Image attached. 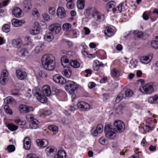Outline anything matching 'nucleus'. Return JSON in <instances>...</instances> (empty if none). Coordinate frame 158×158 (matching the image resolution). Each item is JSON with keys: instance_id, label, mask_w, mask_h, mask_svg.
I'll use <instances>...</instances> for the list:
<instances>
[{"instance_id": "18", "label": "nucleus", "mask_w": 158, "mask_h": 158, "mask_svg": "<svg viewBox=\"0 0 158 158\" xmlns=\"http://www.w3.org/2000/svg\"><path fill=\"white\" fill-rule=\"evenodd\" d=\"M25 23L24 20H19L14 19L12 20V23L13 26L16 27H19L22 26Z\"/></svg>"}, {"instance_id": "8", "label": "nucleus", "mask_w": 158, "mask_h": 158, "mask_svg": "<svg viewBox=\"0 0 158 158\" xmlns=\"http://www.w3.org/2000/svg\"><path fill=\"white\" fill-rule=\"evenodd\" d=\"M92 13L93 17L97 22H100L104 20V15L100 13L96 9H93Z\"/></svg>"}, {"instance_id": "37", "label": "nucleus", "mask_w": 158, "mask_h": 158, "mask_svg": "<svg viewBox=\"0 0 158 158\" xmlns=\"http://www.w3.org/2000/svg\"><path fill=\"white\" fill-rule=\"evenodd\" d=\"M53 91L54 92L55 94L57 95L60 96L61 95L65 94V93L62 90L56 88H54Z\"/></svg>"}, {"instance_id": "36", "label": "nucleus", "mask_w": 158, "mask_h": 158, "mask_svg": "<svg viewBox=\"0 0 158 158\" xmlns=\"http://www.w3.org/2000/svg\"><path fill=\"white\" fill-rule=\"evenodd\" d=\"M44 44L42 43H40L36 47L35 51L37 53H38L42 51Z\"/></svg>"}, {"instance_id": "17", "label": "nucleus", "mask_w": 158, "mask_h": 158, "mask_svg": "<svg viewBox=\"0 0 158 158\" xmlns=\"http://www.w3.org/2000/svg\"><path fill=\"white\" fill-rule=\"evenodd\" d=\"M36 142L38 146L42 147L47 146L48 143V141L46 139H38Z\"/></svg>"}, {"instance_id": "24", "label": "nucleus", "mask_w": 158, "mask_h": 158, "mask_svg": "<svg viewBox=\"0 0 158 158\" xmlns=\"http://www.w3.org/2000/svg\"><path fill=\"white\" fill-rule=\"evenodd\" d=\"M110 75L113 78H117L120 75L119 71L115 68H112L110 70Z\"/></svg>"}, {"instance_id": "62", "label": "nucleus", "mask_w": 158, "mask_h": 158, "mask_svg": "<svg viewBox=\"0 0 158 158\" xmlns=\"http://www.w3.org/2000/svg\"><path fill=\"white\" fill-rule=\"evenodd\" d=\"M99 142L102 145L106 144V141L105 138L104 137H101L99 139Z\"/></svg>"}, {"instance_id": "54", "label": "nucleus", "mask_w": 158, "mask_h": 158, "mask_svg": "<svg viewBox=\"0 0 158 158\" xmlns=\"http://www.w3.org/2000/svg\"><path fill=\"white\" fill-rule=\"evenodd\" d=\"M8 74L7 71L6 69H4L2 72L1 77L7 78Z\"/></svg>"}, {"instance_id": "27", "label": "nucleus", "mask_w": 158, "mask_h": 158, "mask_svg": "<svg viewBox=\"0 0 158 158\" xmlns=\"http://www.w3.org/2000/svg\"><path fill=\"white\" fill-rule=\"evenodd\" d=\"M56 151V149L53 146H49L45 149L46 153L48 156H49L51 153Z\"/></svg>"}, {"instance_id": "28", "label": "nucleus", "mask_w": 158, "mask_h": 158, "mask_svg": "<svg viewBox=\"0 0 158 158\" xmlns=\"http://www.w3.org/2000/svg\"><path fill=\"white\" fill-rule=\"evenodd\" d=\"M22 44V41L21 39H13L12 41V44L14 47H17L20 46Z\"/></svg>"}, {"instance_id": "21", "label": "nucleus", "mask_w": 158, "mask_h": 158, "mask_svg": "<svg viewBox=\"0 0 158 158\" xmlns=\"http://www.w3.org/2000/svg\"><path fill=\"white\" fill-rule=\"evenodd\" d=\"M54 158H66L65 152L63 150H59L54 156Z\"/></svg>"}, {"instance_id": "61", "label": "nucleus", "mask_w": 158, "mask_h": 158, "mask_svg": "<svg viewBox=\"0 0 158 158\" xmlns=\"http://www.w3.org/2000/svg\"><path fill=\"white\" fill-rule=\"evenodd\" d=\"M52 112L50 110H45L42 112L43 114L45 115H49L52 114Z\"/></svg>"}, {"instance_id": "3", "label": "nucleus", "mask_w": 158, "mask_h": 158, "mask_svg": "<svg viewBox=\"0 0 158 158\" xmlns=\"http://www.w3.org/2000/svg\"><path fill=\"white\" fill-rule=\"evenodd\" d=\"M139 90L143 94H148L153 92L154 88L152 84L149 83L145 85L142 84L140 87Z\"/></svg>"}, {"instance_id": "64", "label": "nucleus", "mask_w": 158, "mask_h": 158, "mask_svg": "<svg viewBox=\"0 0 158 158\" xmlns=\"http://www.w3.org/2000/svg\"><path fill=\"white\" fill-rule=\"evenodd\" d=\"M83 29L84 30L85 34V35H89L90 33V31L89 28L86 27H84Z\"/></svg>"}, {"instance_id": "35", "label": "nucleus", "mask_w": 158, "mask_h": 158, "mask_svg": "<svg viewBox=\"0 0 158 158\" xmlns=\"http://www.w3.org/2000/svg\"><path fill=\"white\" fill-rule=\"evenodd\" d=\"M32 14L34 17V19L35 20L37 19L40 16V14L38 10L36 8L33 9Z\"/></svg>"}, {"instance_id": "15", "label": "nucleus", "mask_w": 158, "mask_h": 158, "mask_svg": "<svg viewBox=\"0 0 158 158\" xmlns=\"http://www.w3.org/2000/svg\"><path fill=\"white\" fill-rule=\"evenodd\" d=\"M23 146L26 150H29L31 148V140L28 137H26L23 140Z\"/></svg>"}, {"instance_id": "41", "label": "nucleus", "mask_w": 158, "mask_h": 158, "mask_svg": "<svg viewBox=\"0 0 158 158\" xmlns=\"http://www.w3.org/2000/svg\"><path fill=\"white\" fill-rule=\"evenodd\" d=\"M61 62L63 66H65V65H64L63 63L66 64L69 62V60L68 59L67 56H62L61 57Z\"/></svg>"}, {"instance_id": "13", "label": "nucleus", "mask_w": 158, "mask_h": 158, "mask_svg": "<svg viewBox=\"0 0 158 158\" xmlns=\"http://www.w3.org/2000/svg\"><path fill=\"white\" fill-rule=\"evenodd\" d=\"M56 14L60 18H64L66 15V12L62 6L59 7L58 8Z\"/></svg>"}, {"instance_id": "56", "label": "nucleus", "mask_w": 158, "mask_h": 158, "mask_svg": "<svg viewBox=\"0 0 158 158\" xmlns=\"http://www.w3.org/2000/svg\"><path fill=\"white\" fill-rule=\"evenodd\" d=\"M60 77L61 76L58 74L54 75L53 78L54 81L56 83H58Z\"/></svg>"}, {"instance_id": "30", "label": "nucleus", "mask_w": 158, "mask_h": 158, "mask_svg": "<svg viewBox=\"0 0 158 158\" xmlns=\"http://www.w3.org/2000/svg\"><path fill=\"white\" fill-rule=\"evenodd\" d=\"M4 102L7 104H15L16 102L13 98L8 97L4 99Z\"/></svg>"}, {"instance_id": "60", "label": "nucleus", "mask_w": 158, "mask_h": 158, "mask_svg": "<svg viewBox=\"0 0 158 158\" xmlns=\"http://www.w3.org/2000/svg\"><path fill=\"white\" fill-rule=\"evenodd\" d=\"M61 122L64 125H68L70 123V122L68 118H63L61 119Z\"/></svg>"}, {"instance_id": "19", "label": "nucleus", "mask_w": 158, "mask_h": 158, "mask_svg": "<svg viewBox=\"0 0 158 158\" xmlns=\"http://www.w3.org/2000/svg\"><path fill=\"white\" fill-rule=\"evenodd\" d=\"M104 66L101 62H99L97 60H95L93 64V68L95 71H97L98 70L100 66L103 67Z\"/></svg>"}, {"instance_id": "11", "label": "nucleus", "mask_w": 158, "mask_h": 158, "mask_svg": "<svg viewBox=\"0 0 158 158\" xmlns=\"http://www.w3.org/2000/svg\"><path fill=\"white\" fill-rule=\"evenodd\" d=\"M103 127L101 124L98 125L96 128L93 127L91 130V134L94 136H97L98 134L101 133L103 131Z\"/></svg>"}, {"instance_id": "51", "label": "nucleus", "mask_w": 158, "mask_h": 158, "mask_svg": "<svg viewBox=\"0 0 158 158\" xmlns=\"http://www.w3.org/2000/svg\"><path fill=\"white\" fill-rule=\"evenodd\" d=\"M7 80V78L1 77L0 78V83L2 85H4L6 84Z\"/></svg>"}, {"instance_id": "12", "label": "nucleus", "mask_w": 158, "mask_h": 158, "mask_svg": "<svg viewBox=\"0 0 158 158\" xmlns=\"http://www.w3.org/2000/svg\"><path fill=\"white\" fill-rule=\"evenodd\" d=\"M20 111L24 114L33 111V108L31 106H28L25 105H21L19 107Z\"/></svg>"}, {"instance_id": "48", "label": "nucleus", "mask_w": 158, "mask_h": 158, "mask_svg": "<svg viewBox=\"0 0 158 158\" xmlns=\"http://www.w3.org/2000/svg\"><path fill=\"white\" fill-rule=\"evenodd\" d=\"M62 52L63 54H65V56H67V57H69L73 55V53L70 51H67L65 50H63Z\"/></svg>"}, {"instance_id": "31", "label": "nucleus", "mask_w": 158, "mask_h": 158, "mask_svg": "<svg viewBox=\"0 0 158 158\" xmlns=\"http://www.w3.org/2000/svg\"><path fill=\"white\" fill-rule=\"evenodd\" d=\"M54 37L50 33H48L44 35V40L48 42H50L53 39Z\"/></svg>"}, {"instance_id": "4", "label": "nucleus", "mask_w": 158, "mask_h": 158, "mask_svg": "<svg viewBox=\"0 0 158 158\" xmlns=\"http://www.w3.org/2000/svg\"><path fill=\"white\" fill-rule=\"evenodd\" d=\"M105 132L106 136L108 138H113L116 136L115 130L112 128V126L106 125L105 127Z\"/></svg>"}, {"instance_id": "38", "label": "nucleus", "mask_w": 158, "mask_h": 158, "mask_svg": "<svg viewBox=\"0 0 158 158\" xmlns=\"http://www.w3.org/2000/svg\"><path fill=\"white\" fill-rule=\"evenodd\" d=\"M28 53V52L26 48L22 49L18 52V54L20 56H24Z\"/></svg>"}, {"instance_id": "25", "label": "nucleus", "mask_w": 158, "mask_h": 158, "mask_svg": "<svg viewBox=\"0 0 158 158\" xmlns=\"http://www.w3.org/2000/svg\"><path fill=\"white\" fill-rule=\"evenodd\" d=\"M34 24L36 25V27H34L33 29H32L30 30V33L32 35H36L38 34L40 32L39 28L37 27V25H38V22H35Z\"/></svg>"}, {"instance_id": "14", "label": "nucleus", "mask_w": 158, "mask_h": 158, "mask_svg": "<svg viewBox=\"0 0 158 158\" xmlns=\"http://www.w3.org/2000/svg\"><path fill=\"white\" fill-rule=\"evenodd\" d=\"M64 70L62 71V74L66 77L69 78L71 75L72 72L69 68L66 65L64 66Z\"/></svg>"}, {"instance_id": "1", "label": "nucleus", "mask_w": 158, "mask_h": 158, "mask_svg": "<svg viewBox=\"0 0 158 158\" xmlns=\"http://www.w3.org/2000/svg\"><path fill=\"white\" fill-rule=\"evenodd\" d=\"M32 93L34 96H36L39 101L44 103L46 102V97L50 96L51 93V91L49 86L45 85L42 87L41 90L38 87H35L32 90Z\"/></svg>"}, {"instance_id": "53", "label": "nucleus", "mask_w": 158, "mask_h": 158, "mask_svg": "<svg viewBox=\"0 0 158 158\" xmlns=\"http://www.w3.org/2000/svg\"><path fill=\"white\" fill-rule=\"evenodd\" d=\"M71 25L69 23H66L64 24L62 26V28L63 30H67L71 27Z\"/></svg>"}, {"instance_id": "42", "label": "nucleus", "mask_w": 158, "mask_h": 158, "mask_svg": "<svg viewBox=\"0 0 158 158\" xmlns=\"http://www.w3.org/2000/svg\"><path fill=\"white\" fill-rule=\"evenodd\" d=\"M70 65L75 68H78L80 66L79 63L76 60L71 61L70 62Z\"/></svg>"}, {"instance_id": "10", "label": "nucleus", "mask_w": 158, "mask_h": 158, "mask_svg": "<svg viewBox=\"0 0 158 158\" xmlns=\"http://www.w3.org/2000/svg\"><path fill=\"white\" fill-rule=\"evenodd\" d=\"M77 107L80 108V110L82 111H88L90 109V105L87 103L81 102H78L77 104Z\"/></svg>"}, {"instance_id": "7", "label": "nucleus", "mask_w": 158, "mask_h": 158, "mask_svg": "<svg viewBox=\"0 0 158 158\" xmlns=\"http://www.w3.org/2000/svg\"><path fill=\"white\" fill-rule=\"evenodd\" d=\"M66 87L68 88L69 90V93L70 94L74 93L75 90L78 88V86L75 82L69 80H68L67 81Z\"/></svg>"}, {"instance_id": "5", "label": "nucleus", "mask_w": 158, "mask_h": 158, "mask_svg": "<svg viewBox=\"0 0 158 158\" xmlns=\"http://www.w3.org/2000/svg\"><path fill=\"white\" fill-rule=\"evenodd\" d=\"M49 30L53 34H58L61 29L60 24L58 23H55L52 24L49 27Z\"/></svg>"}, {"instance_id": "22", "label": "nucleus", "mask_w": 158, "mask_h": 158, "mask_svg": "<svg viewBox=\"0 0 158 158\" xmlns=\"http://www.w3.org/2000/svg\"><path fill=\"white\" fill-rule=\"evenodd\" d=\"M30 128L31 129H36L39 127V122L36 119L30 122L29 125Z\"/></svg>"}, {"instance_id": "34", "label": "nucleus", "mask_w": 158, "mask_h": 158, "mask_svg": "<svg viewBox=\"0 0 158 158\" xmlns=\"http://www.w3.org/2000/svg\"><path fill=\"white\" fill-rule=\"evenodd\" d=\"M115 5V3L113 1H110L108 2L106 5V8L107 11H108V9L113 8Z\"/></svg>"}, {"instance_id": "50", "label": "nucleus", "mask_w": 158, "mask_h": 158, "mask_svg": "<svg viewBox=\"0 0 158 158\" xmlns=\"http://www.w3.org/2000/svg\"><path fill=\"white\" fill-rule=\"evenodd\" d=\"M43 17L44 20L47 22H49L50 20L49 16L46 13H44L43 15Z\"/></svg>"}, {"instance_id": "9", "label": "nucleus", "mask_w": 158, "mask_h": 158, "mask_svg": "<svg viewBox=\"0 0 158 158\" xmlns=\"http://www.w3.org/2000/svg\"><path fill=\"white\" fill-rule=\"evenodd\" d=\"M16 74L18 79L20 80H25L27 77L26 72L21 69H17Z\"/></svg>"}, {"instance_id": "44", "label": "nucleus", "mask_w": 158, "mask_h": 158, "mask_svg": "<svg viewBox=\"0 0 158 158\" xmlns=\"http://www.w3.org/2000/svg\"><path fill=\"white\" fill-rule=\"evenodd\" d=\"M3 31L6 33H8L10 30V27L7 24H4L2 28Z\"/></svg>"}, {"instance_id": "20", "label": "nucleus", "mask_w": 158, "mask_h": 158, "mask_svg": "<svg viewBox=\"0 0 158 158\" xmlns=\"http://www.w3.org/2000/svg\"><path fill=\"white\" fill-rule=\"evenodd\" d=\"M152 59L151 56H143L141 57L140 61L143 64H147L150 62Z\"/></svg>"}, {"instance_id": "6", "label": "nucleus", "mask_w": 158, "mask_h": 158, "mask_svg": "<svg viewBox=\"0 0 158 158\" xmlns=\"http://www.w3.org/2000/svg\"><path fill=\"white\" fill-rule=\"evenodd\" d=\"M114 126L117 130L115 131L118 133L122 132L125 129V125L120 120L115 121L114 123Z\"/></svg>"}, {"instance_id": "52", "label": "nucleus", "mask_w": 158, "mask_h": 158, "mask_svg": "<svg viewBox=\"0 0 158 158\" xmlns=\"http://www.w3.org/2000/svg\"><path fill=\"white\" fill-rule=\"evenodd\" d=\"M151 45L154 48H156L158 47V41L154 40L151 42Z\"/></svg>"}, {"instance_id": "43", "label": "nucleus", "mask_w": 158, "mask_h": 158, "mask_svg": "<svg viewBox=\"0 0 158 158\" xmlns=\"http://www.w3.org/2000/svg\"><path fill=\"white\" fill-rule=\"evenodd\" d=\"M4 108L6 113L9 114L10 115L12 114V110L10 108L8 105H5L4 106Z\"/></svg>"}, {"instance_id": "39", "label": "nucleus", "mask_w": 158, "mask_h": 158, "mask_svg": "<svg viewBox=\"0 0 158 158\" xmlns=\"http://www.w3.org/2000/svg\"><path fill=\"white\" fill-rule=\"evenodd\" d=\"M133 92L132 90L128 89L125 92L124 98L126 99L127 98H130L133 96Z\"/></svg>"}, {"instance_id": "29", "label": "nucleus", "mask_w": 158, "mask_h": 158, "mask_svg": "<svg viewBox=\"0 0 158 158\" xmlns=\"http://www.w3.org/2000/svg\"><path fill=\"white\" fill-rule=\"evenodd\" d=\"M132 33L134 35L139 38L142 37L146 35L145 33L139 31L138 30L133 31Z\"/></svg>"}, {"instance_id": "46", "label": "nucleus", "mask_w": 158, "mask_h": 158, "mask_svg": "<svg viewBox=\"0 0 158 158\" xmlns=\"http://www.w3.org/2000/svg\"><path fill=\"white\" fill-rule=\"evenodd\" d=\"M24 7L27 10H29L31 8V4L30 2L25 1L24 2Z\"/></svg>"}, {"instance_id": "16", "label": "nucleus", "mask_w": 158, "mask_h": 158, "mask_svg": "<svg viewBox=\"0 0 158 158\" xmlns=\"http://www.w3.org/2000/svg\"><path fill=\"white\" fill-rule=\"evenodd\" d=\"M22 10L17 7H15L12 11L13 14L17 18H20L22 16Z\"/></svg>"}, {"instance_id": "40", "label": "nucleus", "mask_w": 158, "mask_h": 158, "mask_svg": "<svg viewBox=\"0 0 158 158\" xmlns=\"http://www.w3.org/2000/svg\"><path fill=\"white\" fill-rule=\"evenodd\" d=\"M7 127L10 130L12 131L16 130L18 128L17 126L12 123L8 124L7 125Z\"/></svg>"}, {"instance_id": "49", "label": "nucleus", "mask_w": 158, "mask_h": 158, "mask_svg": "<svg viewBox=\"0 0 158 158\" xmlns=\"http://www.w3.org/2000/svg\"><path fill=\"white\" fill-rule=\"evenodd\" d=\"M7 149L9 152H11L15 150V148L14 145H10L7 147Z\"/></svg>"}, {"instance_id": "32", "label": "nucleus", "mask_w": 158, "mask_h": 158, "mask_svg": "<svg viewBox=\"0 0 158 158\" xmlns=\"http://www.w3.org/2000/svg\"><path fill=\"white\" fill-rule=\"evenodd\" d=\"M124 93L123 92L119 93L115 99L117 103L119 102L123 98H124Z\"/></svg>"}, {"instance_id": "58", "label": "nucleus", "mask_w": 158, "mask_h": 158, "mask_svg": "<svg viewBox=\"0 0 158 158\" xmlns=\"http://www.w3.org/2000/svg\"><path fill=\"white\" fill-rule=\"evenodd\" d=\"M122 4H119L115 8V10L117 13H120L122 11Z\"/></svg>"}, {"instance_id": "57", "label": "nucleus", "mask_w": 158, "mask_h": 158, "mask_svg": "<svg viewBox=\"0 0 158 158\" xmlns=\"http://www.w3.org/2000/svg\"><path fill=\"white\" fill-rule=\"evenodd\" d=\"M49 14L52 15H54L56 13V9L53 7H50L48 9Z\"/></svg>"}, {"instance_id": "59", "label": "nucleus", "mask_w": 158, "mask_h": 158, "mask_svg": "<svg viewBox=\"0 0 158 158\" xmlns=\"http://www.w3.org/2000/svg\"><path fill=\"white\" fill-rule=\"evenodd\" d=\"M67 81L63 77L61 76L59 81V82H58V83H59L61 85H64L66 83Z\"/></svg>"}, {"instance_id": "33", "label": "nucleus", "mask_w": 158, "mask_h": 158, "mask_svg": "<svg viewBox=\"0 0 158 158\" xmlns=\"http://www.w3.org/2000/svg\"><path fill=\"white\" fill-rule=\"evenodd\" d=\"M85 0H78L77 6L78 9H82L84 6V1Z\"/></svg>"}, {"instance_id": "55", "label": "nucleus", "mask_w": 158, "mask_h": 158, "mask_svg": "<svg viewBox=\"0 0 158 158\" xmlns=\"http://www.w3.org/2000/svg\"><path fill=\"white\" fill-rule=\"evenodd\" d=\"M74 6V4L73 3V2H67L66 4V6L69 9H72Z\"/></svg>"}, {"instance_id": "63", "label": "nucleus", "mask_w": 158, "mask_h": 158, "mask_svg": "<svg viewBox=\"0 0 158 158\" xmlns=\"http://www.w3.org/2000/svg\"><path fill=\"white\" fill-rule=\"evenodd\" d=\"M95 83L93 82H90L88 84V86L89 89H92L95 86Z\"/></svg>"}, {"instance_id": "2", "label": "nucleus", "mask_w": 158, "mask_h": 158, "mask_svg": "<svg viewBox=\"0 0 158 158\" xmlns=\"http://www.w3.org/2000/svg\"><path fill=\"white\" fill-rule=\"evenodd\" d=\"M55 58L51 54H46L43 56L41 61L44 67L46 70L51 71L55 67Z\"/></svg>"}, {"instance_id": "45", "label": "nucleus", "mask_w": 158, "mask_h": 158, "mask_svg": "<svg viewBox=\"0 0 158 158\" xmlns=\"http://www.w3.org/2000/svg\"><path fill=\"white\" fill-rule=\"evenodd\" d=\"M48 128L50 130L53 132H57L58 131V127L56 125H52L49 126Z\"/></svg>"}, {"instance_id": "47", "label": "nucleus", "mask_w": 158, "mask_h": 158, "mask_svg": "<svg viewBox=\"0 0 158 158\" xmlns=\"http://www.w3.org/2000/svg\"><path fill=\"white\" fill-rule=\"evenodd\" d=\"M26 119L29 122H31L32 121L35 119L34 117L33 114H27L26 115Z\"/></svg>"}, {"instance_id": "26", "label": "nucleus", "mask_w": 158, "mask_h": 158, "mask_svg": "<svg viewBox=\"0 0 158 158\" xmlns=\"http://www.w3.org/2000/svg\"><path fill=\"white\" fill-rule=\"evenodd\" d=\"M148 102L151 104L156 103L158 102V95H156L150 97L148 99Z\"/></svg>"}, {"instance_id": "23", "label": "nucleus", "mask_w": 158, "mask_h": 158, "mask_svg": "<svg viewBox=\"0 0 158 158\" xmlns=\"http://www.w3.org/2000/svg\"><path fill=\"white\" fill-rule=\"evenodd\" d=\"M104 33L105 35L108 37H110L114 34L113 30L110 27H106L104 31Z\"/></svg>"}]
</instances>
